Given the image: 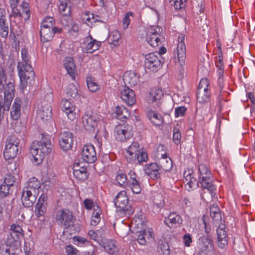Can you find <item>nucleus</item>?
Listing matches in <instances>:
<instances>
[{
    "mask_svg": "<svg viewBox=\"0 0 255 255\" xmlns=\"http://www.w3.org/2000/svg\"><path fill=\"white\" fill-rule=\"evenodd\" d=\"M22 61L17 65L18 74L20 80V87L24 90L27 85L32 86L34 83L35 73L30 64V57L26 48L21 50Z\"/></svg>",
    "mask_w": 255,
    "mask_h": 255,
    "instance_id": "nucleus-1",
    "label": "nucleus"
},
{
    "mask_svg": "<svg viewBox=\"0 0 255 255\" xmlns=\"http://www.w3.org/2000/svg\"><path fill=\"white\" fill-rule=\"evenodd\" d=\"M52 144L51 137L47 134H42L40 141H33L31 144L30 153L37 164H40L44 159L46 154L51 152Z\"/></svg>",
    "mask_w": 255,
    "mask_h": 255,
    "instance_id": "nucleus-2",
    "label": "nucleus"
},
{
    "mask_svg": "<svg viewBox=\"0 0 255 255\" xmlns=\"http://www.w3.org/2000/svg\"><path fill=\"white\" fill-rule=\"evenodd\" d=\"M126 158L128 162L136 164L146 161L148 156L143 149H140L139 143L134 141L127 148Z\"/></svg>",
    "mask_w": 255,
    "mask_h": 255,
    "instance_id": "nucleus-3",
    "label": "nucleus"
},
{
    "mask_svg": "<svg viewBox=\"0 0 255 255\" xmlns=\"http://www.w3.org/2000/svg\"><path fill=\"white\" fill-rule=\"evenodd\" d=\"M198 179L197 186L207 189L211 193L214 192L215 188L213 185V178L208 166L200 164L198 166Z\"/></svg>",
    "mask_w": 255,
    "mask_h": 255,
    "instance_id": "nucleus-4",
    "label": "nucleus"
},
{
    "mask_svg": "<svg viewBox=\"0 0 255 255\" xmlns=\"http://www.w3.org/2000/svg\"><path fill=\"white\" fill-rule=\"evenodd\" d=\"M15 90L12 83H9L5 89L3 97L0 95V123L4 117L5 111H8L11 102L14 97Z\"/></svg>",
    "mask_w": 255,
    "mask_h": 255,
    "instance_id": "nucleus-5",
    "label": "nucleus"
},
{
    "mask_svg": "<svg viewBox=\"0 0 255 255\" xmlns=\"http://www.w3.org/2000/svg\"><path fill=\"white\" fill-rule=\"evenodd\" d=\"M20 139L15 135H9L5 141L3 156L5 159H13L17 155L19 150Z\"/></svg>",
    "mask_w": 255,
    "mask_h": 255,
    "instance_id": "nucleus-6",
    "label": "nucleus"
},
{
    "mask_svg": "<svg viewBox=\"0 0 255 255\" xmlns=\"http://www.w3.org/2000/svg\"><path fill=\"white\" fill-rule=\"evenodd\" d=\"M185 36V35L183 33H181L179 35L176 47L177 56L180 66L178 70V78L180 79L183 78L185 73L184 68L183 67L185 63V59L186 58V46L184 42Z\"/></svg>",
    "mask_w": 255,
    "mask_h": 255,
    "instance_id": "nucleus-7",
    "label": "nucleus"
},
{
    "mask_svg": "<svg viewBox=\"0 0 255 255\" xmlns=\"http://www.w3.org/2000/svg\"><path fill=\"white\" fill-rule=\"evenodd\" d=\"M128 198L125 191L120 192L114 199L116 207L119 209L120 212L123 211L128 215H131L134 209L128 204Z\"/></svg>",
    "mask_w": 255,
    "mask_h": 255,
    "instance_id": "nucleus-8",
    "label": "nucleus"
},
{
    "mask_svg": "<svg viewBox=\"0 0 255 255\" xmlns=\"http://www.w3.org/2000/svg\"><path fill=\"white\" fill-rule=\"evenodd\" d=\"M213 242L209 236L201 237L197 242V252L199 255H212Z\"/></svg>",
    "mask_w": 255,
    "mask_h": 255,
    "instance_id": "nucleus-9",
    "label": "nucleus"
},
{
    "mask_svg": "<svg viewBox=\"0 0 255 255\" xmlns=\"http://www.w3.org/2000/svg\"><path fill=\"white\" fill-rule=\"evenodd\" d=\"M144 66L145 69L155 72L162 67L159 53L151 52L144 55Z\"/></svg>",
    "mask_w": 255,
    "mask_h": 255,
    "instance_id": "nucleus-10",
    "label": "nucleus"
},
{
    "mask_svg": "<svg viewBox=\"0 0 255 255\" xmlns=\"http://www.w3.org/2000/svg\"><path fill=\"white\" fill-rule=\"evenodd\" d=\"M55 218L57 223L61 226L67 228L73 223V214L68 209L57 210L55 213Z\"/></svg>",
    "mask_w": 255,
    "mask_h": 255,
    "instance_id": "nucleus-11",
    "label": "nucleus"
},
{
    "mask_svg": "<svg viewBox=\"0 0 255 255\" xmlns=\"http://www.w3.org/2000/svg\"><path fill=\"white\" fill-rule=\"evenodd\" d=\"M100 122V118L96 114L86 113L82 117L84 128L90 131H94Z\"/></svg>",
    "mask_w": 255,
    "mask_h": 255,
    "instance_id": "nucleus-12",
    "label": "nucleus"
},
{
    "mask_svg": "<svg viewBox=\"0 0 255 255\" xmlns=\"http://www.w3.org/2000/svg\"><path fill=\"white\" fill-rule=\"evenodd\" d=\"M209 83L207 79L201 80L197 91V99L199 103H206L210 98L209 91Z\"/></svg>",
    "mask_w": 255,
    "mask_h": 255,
    "instance_id": "nucleus-13",
    "label": "nucleus"
},
{
    "mask_svg": "<svg viewBox=\"0 0 255 255\" xmlns=\"http://www.w3.org/2000/svg\"><path fill=\"white\" fill-rule=\"evenodd\" d=\"M47 211V196L42 194L35 206V215L41 221L45 220L44 215Z\"/></svg>",
    "mask_w": 255,
    "mask_h": 255,
    "instance_id": "nucleus-14",
    "label": "nucleus"
},
{
    "mask_svg": "<svg viewBox=\"0 0 255 255\" xmlns=\"http://www.w3.org/2000/svg\"><path fill=\"white\" fill-rule=\"evenodd\" d=\"M131 128L129 126L118 125L114 129V135L117 140L125 141L132 136Z\"/></svg>",
    "mask_w": 255,
    "mask_h": 255,
    "instance_id": "nucleus-15",
    "label": "nucleus"
},
{
    "mask_svg": "<svg viewBox=\"0 0 255 255\" xmlns=\"http://www.w3.org/2000/svg\"><path fill=\"white\" fill-rule=\"evenodd\" d=\"M162 30V28L158 26H153L148 30L147 41L151 46L155 47L161 44L159 36Z\"/></svg>",
    "mask_w": 255,
    "mask_h": 255,
    "instance_id": "nucleus-16",
    "label": "nucleus"
},
{
    "mask_svg": "<svg viewBox=\"0 0 255 255\" xmlns=\"http://www.w3.org/2000/svg\"><path fill=\"white\" fill-rule=\"evenodd\" d=\"M81 45L84 52L92 53L99 48L101 46V42L94 39L90 35L84 38Z\"/></svg>",
    "mask_w": 255,
    "mask_h": 255,
    "instance_id": "nucleus-17",
    "label": "nucleus"
},
{
    "mask_svg": "<svg viewBox=\"0 0 255 255\" xmlns=\"http://www.w3.org/2000/svg\"><path fill=\"white\" fill-rule=\"evenodd\" d=\"M59 143L60 147L64 151L70 149L73 144V134L69 131H63L59 135Z\"/></svg>",
    "mask_w": 255,
    "mask_h": 255,
    "instance_id": "nucleus-18",
    "label": "nucleus"
},
{
    "mask_svg": "<svg viewBox=\"0 0 255 255\" xmlns=\"http://www.w3.org/2000/svg\"><path fill=\"white\" fill-rule=\"evenodd\" d=\"M81 155L83 160L87 163H93L97 160L95 148L92 144L84 145Z\"/></svg>",
    "mask_w": 255,
    "mask_h": 255,
    "instance_id": "nucleus-19",
    "label": "nucleus"
},
{
    "mask_svg": "<svg viewBox=\"0 0 255 255\" xmlns=\"http://www.w3.org/2000/svg\"><path fill=\"white\" fill-rule=\"evenodd\" d=\"M61 31L62 28H59L57 27L52 28L41 27L40 35L41 42L44 43L51 40L55 33H61Z\"/></svg>",
    "mask_w": 255,
    "mask_h": 255,
    "instance_id": "nucleus-20",
    "label": "nucleus"
},
{
    "mask_svg": "<svg viewBox=\"0 0 255 255\" xmlns=\"http://www.w3.org/2000/svg\"><path fill=\"white\" fill-rule=\"evenodd\" d=\"M60 23L63 28L68 30L69 32L72 31L76 32L79 30L78 25L73 22L70 14L62 15L60 18Z\"/></svg>",
    "mask_w": 255,
    "mask_h": 255,
    "instance_id": "nucleus-21",
    "label": "nucleus"
},
{
    "mask_svg": "<svg viewBox=\"0 0 255 255\" xmlns=\"http://www.w3.org/2000/svg\"><path fill=\"white\" fill-rule=\"evenodd\" d=\"M216 232L218 239V246L220 248L223 249L227 246L229 239L225 225H220L217 228Z\"/></svg>",
    "mask_w": 255,
    "mask_h": 255,
    "instance_id": "nucleus-22",
    "label": "nucleus"
},
{
    "mask_svg": "<svg viewBox=\"0 0 255 255\" xmlns=\"http://www.w3.org/2000/svg\"><path fill=\"white\" fill-rule=\"evenodd\" d=\"M61 108L70 120L72 121L75 119V107L67 99H62Z\"/></svg>",
    "mask_w": 255,
    "mask_h": 255,
    "instance_id": "nucleus-23",
    "label": "nucleus"
},
{
    "mask_svg": "<svg viewBox=\"0 0 255 255\" xmlns=\"http://www.w3.org/2000/svg\"><path fill=\"white\" fill-rule=\"evenodd\" d=\"M122 100L128 106H132L136 102L134 91L128 88H125L121 93Z\"/></svg>",
    "mask_w": 255,
    "mask_h": 255,
    "instance_id": "nucleus-24",
    "label": "nucleus"
},
{
    "mask_svg": "<svg viewBox=\"0 0 255 255\" xmlns=\"http://www.w3.org/2000/svg\"><path fill=\"white\" fill-rule=\"evenodd\" d=\"M37 196L27 189L26 191L23 189L21 199L23 205L27 208L32 207L36 200Z\"/></svg>",
    "mask_w": 255,
    "mask_h": 255,
    "instance_id": "nucleus-25",
    "label": "nucleus"
},
{
    "mask_svg": "<svg viewBox=\"0 0 255 255\" xmlns=\"http://www.w3.org/2000/svg\"><path fill=\"white\" fill-rule=\"evenodd\" d=\"M63 65L67 73L73 80H75L76 75V65L71 57H66L63 61Z\"/></svg>",
    "mask_w": 255,
    "mask_h": 255,
    "instance_id": "nucleus-26",
    "label": "nucleus"
},
{
    "mask_svg": "<svg viewBox=\"0 0 255 255\" xmlns=\"http://www.w3.org/2000/svg\"><path fill=\"white\" fill-rule=\"evenodd\" d=\"M37 114L38 117L43 121H48L51 119L52 109L49 104L42 105L38 111Z\"/></svg>",
    "mask_w": 255,
    "mask_h": 255,
    "instance_id": "nucleus-27",
    "label": "nucleus"
},
{
    "mask_svg": "<svg viewBox=\"0 0 255 255\" xmlns=\"http://www.w3.org/2000/svg\"><path fill=\"white\" fill-rule=\"evenodd\" d=\"M22 102L18 98H15L12 105L10 111V116L12 120H18L21 115V105Z\"/></svg>",
    "mask_w": 255,
    "mask_h": 255,
    "instance_id": "nucleus-28",
    "label": "nucleus"
},
{
    "mask_svg": "<svg viewBox=\"0 0 255 255\" xmlns=\"http://www.w3.org/2000/svg\"><path fill=\"white\" fill-rule=\"evenodd\" d=\"M40 187V182L37 178L33 177L29 179L27 186L24 187L23 189L26 191L27 189L34 194L38 195Z\"/></svg>",
    "mask_w": 255,
    "mask_h": 255,
    "instance_id": "nucleus-29",
    "label": "nucleus"
},
{
    "mask_svg": "<svg viewBox=\"0 0 255 255\" xmlns=\"http://www.w3.org/2000/svg\"><path fill=\"white\" fill-rule=\"evenodd\" d=\"M160 169L165 171H169L172 167V161L168 157L166 153L161 154V157L158 160Z\"/></svg>",
    "mask_w": 255,
    "mask_h": 255,
    "instance_id": "nucleus-30",
    "label": "nucleus"
},
{
    "mask_svg": "<svg viewBox=\"0 0 255 255\" xmlns=\"http://www.w3.org/2000/svg\"><path fill=\"white\" fill-rule=\"evenodd\" d=\"M98 15L95 16L93 13L89 11H85L81 14V19L83 22L89 26H92L94 23L99 21L98 19Z\"/></svg>",
    "mask_w": 255,
    "mask_h": 255,
    "instance_id": "nucleus-31",
    "label": "nucleus"
},
{
    "mask_svg": "<svg viewBox=\"0 0 255 255\" xmlns=\"http://www.w3.org/2000/svg\"><path fill=\"white\" fill-rule=\"evenodd\" d=\"M182 219L181 217L175 213H170L167 217H165L164 223L170 228L173 227L177 224H181Z\"/></svg>",
    "mask_w": 255,
    "mask_h": 255,
    "instance_id": "nucleus-32",
    "label": "nucleus"
},
{
    "mask_svg": "<svg viewBox=\"0 0 255 255\" xmlns=\"http://www.w3.org/2000/svg\"><path fill=\"white\" fill-rule=\"evenodd\" d=\"M163 95V93L159 88H153L151 89L149 96L148 97V101L150 103H158Z\"/></svg>",
    "mask_w": 255,
    "mask_h": 255,
    "instance_id": "nucleus-33",
    "label": "nucleus"
},
{
    "mask_svg": "<svg viewBox=\"0 0 255 255\" xmlns=\"http://www.w3.org/2000/svg\"><path fill=\"white\" fill-rule=\"evenodd\" d=\"M81 170H79V163H76L73 166V175L79 180H86L88 176L87 168H82Z\"/></svg>",
    "mask_w": 255,
    "mask_h": 255,
    "instance_id": "nucleus-34",
    "label": "nucleus"
},
{
    "mask_svg": "<svg viewBox=\"0 0 255 255\" xmlns=\"http://www.w3.org/2000/svg\"><path fill=\"white\" fill-rule=\"evenodd\" d=\"M148 118L150 121L156 126H160L162 124L163 119L162 116L153 111H149L147 114Z\"/></svg>",
    "mask_w": 255,
    "mask_h": 255,
    "instance_id": "nucleus-35",
    "label": "nucleus"
},
{
    "mask_svg": "<svg viewBox=\"0 0 255 255\" xmlns=\"http://www.w3.org/2000/svg\"><path fill=\"white\" fill-rule=\"evenodd\" d=\"M7 76L5 73V70L1 66L0 67V91L3 92V95L5 94V89L9 83H12L15 88L14 83L12 82L6 83Z\"/></svg>",
    "mask_w": 255,
    "mask_h": 255,
    "instance_id": "nucleus-36",
    "label": "nucleus"
},
{
    "mask_svg": "<svg viewBox=\"0 0 255 255\" xmlns=\"http://www.w3.org/2000/svg\"><path fill=\"white\" fill-rule=\"evenodd\" d=\"M116 114V118L121 121L128 119L130 116V113L128 110L125 107H117Z\"/></svg>",
    "mask_w": 255,
    "mask_h": 255,
    "instance_id": "nucleus-37",
    "label": "nucleus"
},
{
    "mask_svg": "<svg viewBox=\"0 0 255 255\" xmlns=\"http://www.w3.org/2000/svg\"><path fill=\"white\" fill-rule=\"evenodd\" d=\"M104 248L109 254L113 255H116L118 252V249L115 245L114 240H110L104 243Z\"/></svg>",
    "mask_w": 255,
    "mask_h": 255,
    "instance_id": "nucleus-38",
    "label": "nucleus"
},
{
    "mask_svg": "<svg viewBox=\"0 0 255 255\" xmlns=\"http://www.w3.org/2000/svg\"><path fill=\"white\" fill-rule=\"evenodd\" d=\"M210 216L213 220L216 222H220L222 219L220 210L217 205H212L210 208Z\"/></svg>",
    "mask_w": 255,
    "mask_h": 255,
    "instance_id": "nucleus-39",
    "label": "nucleus"
},
{
    "mask_svg": "<svg viewBox=\"0 0 255 255\" xmlns=\"http://www.w3.org/2000/svg\"><path fill=\"white\" fill-rule=\"evenodd\" d=\"M152 238L151 234L149 232H146L145 231H142L139 232L137 235V241L141 245H145L147 241Z\"/></svg>",
    "mask_w": 255,
    "mask_h": 255,
    "instance_id": "nucleus-40",
    "label": "nucleus"
},
{
    "mask_svg": "<svg viewBox=\"0 0 255 255\" xmlns=\"http://www.w3.org/2000/svg\"><path fill=\"white\" fill-rule=\"evenodd\" d=\"M121 38V34L118 30L112 31L109 35L107 40L111 44L116 46L119 45V41Z\"/></svg>",
    "mask_w": 255,
    "mask_h": 255,
    "instance_id": "nucleus-41",
    "label": "nucleus"
},
{
    "mask_svg": "<svg viewBox=\"0 0 255 255\" xmlns=\"http://www.w3.org/2000/svg\"><path fill=\"white\" fill-rule=\"evenodd\" d=\"M123 79L124 81L128 82L131 85H135L138 82V77L134 72L125 73Z\"/></svg>",
    "mask_w": 255,
    "mask_h": 255,
    "instance_id": "nucleus-42",
    "label": "nucleus"
},
{
    "mask_svg": "<svg viewBox=\"0 0 255 255\" xmlns=\"http://www.w3.org/2000/svg\"><path fill=\"white\" fill-rule=\"evenodd\" d=\"M0 255H18L7 244L0 245Z\"/></svg>",
    "mask_w": 255,
    "mask_h": 255,
    "instance_id": "nucleus-43",
    "label": "nucleus"
},
{
    "mask_svg": "<svg viewBox=\"0 0 255 255\" xmlns=\"http://www.w3.org/2000/svg\"><path fill=\"white\" fill-rule=\"evenodd\" d=\"M8 33V25L6 18L0 19V34L2 37L5 38Z\"/></svg>",
    "mask_w": 255,
    "mask_h": 255,
    "instance_id": "nucleus-44",
    "label": "nucleus"
},
{
    "mask_svg": "<svg viewBox=\"0 0 255 255\" xmlns=\"http://www.w3.org/2000/svg\"><path fill=\"white\" fill-rule=\"evenodd\" d=\"M185 180L186 182V185L188 186L189 189H191L194 187V185L198 182H196V179L192 177V173L189 172L187 174L185 172L184 173Z\"/></svg>",
    "mask_w": 255,
    "mask_h": 255,
    "instance_id": "nucleus-45",
    "label": "nucleus"
},
{
    "mask_svg": "<svg viewBox=\"0 0 255 255\" xmlns=\"http://www.w3.org/2000/svg\"><path fill=\"white\" fill-rule=\"evenodd\" d=\"M59 10L62 15H69L71 13V8L68 5L67 1H60Z\"/></svg>",
    "mask_w": 255,
    "mask_h": 255,
    "instance_id": "nucleus-46",
    "label": "nucleus"
},
{
    "mask_svg": "<svg viewBox=\"0 0 255 255\" xmlns=\"http://www.w3.org/2000/svg\"><path fill=\"white\" fill-rule=\"evenodd\" d=\"M116 180L118 184L121 186L125 187L128 184L126 174L121 172L118 173Z\"/></svg>",
    "mask_w": 255,
    "mask_h": 255,
    "instance_id": "nucleus-47",
    "label": "nucleus"
},
{
    "mask_svg": "<svg viewBox=\"0 0 255 255\" xmlns=\"http://www.w3.org/2000/svg\"><path fill=\"white\" fill-rule=\"evenodd\" d=\"M154 204L158 208L163 207L164 205V198L161 193H157L154 195L153 198Z\"/></svg>",
    "mask_w": 255,
    "mask_h": 255,
    "instance_id": "nucleus-48",
    "label": "nucleus"
},
{
    "mask_svg": "<svg viewBox=\"0 0 255 255\" xmlns=\"http://www.w3.org/2000/svg\"><path fill=\"white\" fill-rule=\"evenodd\" d=\"M55 20L53 17L47 16L45 17L41 22V27H47L48 28H52L55 27L54 26Z\"/></svg>",
    "mask_w": 255,
    "mask_h": 255,
    "instance_id": "nucleus-49",
    "label": "nucleus"
},
{
    "mask_svg": "<svg viewBox=\"0 0 255 255\" xmlns=\"http://www.w3.org/2000/svg\"><path fill=\"white\" fill-rule=\"evenodd\" d=\"M87 84L89 90L92 92H96L99 89V86L91 78L87 79Z\"/></svg>",
    "mask_w": 255,
    "mask_h": 255,
    "instance_id": "nucleus-50",
    "label": "nucleus"
},
{
    "mask_svg": "<svg viewBox=\"0 0 255 255\" xmlns=\"http://www.w3.org/2000/svg\"><path fill=\"white\" fill-rule=\"evenodd\" d=\"M132 192L134 194H139L141 191V187L137 180H134L129 184Z\"/></svg>",
    "mask_w": 255,
    "mask_h": 255,
    "instance_id": "nucleus-51",
    "label": "nucleus"
},
{
    "mask_svg": "<svg viewBox=\"0 0 255 255\" xmlns=\"http://www.w3.org/2000/svg\"><path fill=\"white\" fill-rule=\"evenodd\" d=\"M160 169L159 164L156 163H151L150 164H147L144 169L145 174L148 173V172H154L158 171Z\"/></svg>",
    "mask_w": 255,
    "mask_h": 255,
    "instance_id": "nucleus-52",
    "label": "nucleus"
},
{
    "mask_svg": "<svg viewBox=\"0 0 255 255\" xmlns=\"http://www.w3.org/2000/svg\"><path fill=\"white\" fill-rule=\"evenodd\" d=\"M21 236H22L19 234L10 230L9 235L7 236V241L9 244H11L13 242H17Z\"/></svg>",
    "mask_w": 255,
    "mask_h": 255,
    "instance_id": "nucleus-53",
    "label": "nucleus"
},
{
    "mask_svg": "<svg viewBox=\"0 0 255 255\" xmlns=\"http://www.w3.org/2000/svg\"><path fill=\"white\" fill-rule=\"evenodd\" d=\"M66 93L68 97L74 98L78 95V90L74 85H69L67 90Z\"/></svg>",
    "mask_w": 255,
    "mask_h": 255,
    "instance_id": "nucleus-54",
    "label": "nucleus"
},
{
    "mask_svg": "<svg viewBox=\"0 0 255 255\" xmlns=\"http://www.w3.org/2000/svg\"><path fill=\"white\" fill-rule=\"evenodd\" d=\"M134 13L132 12H128L125 14L123 19V28L125 29H127L129 25L130 19L129 17L131 16L133 17Z\"/></svg>",
    "mask_w": 255,
    "mask_h": 255,
    "instance_id": "nucleus-55",
    "label": "nucleus"
},
{
    "mask_svg": "<svg viewBox=\"0 0 255 255\" xmlns=\"http://www.w3.org/2000/svg\"><path fill=\"white\" fill-rule=\"evenodd\" d=\"M11 187L4 183L0 186V195L3 198L7 196L10 192Z\"/></svg>",
    "mask_w": 255,
    "mask_h": 255,
    "instance_id": "nucleus-56",
    "label": "nucleus"
},
{
    "mask_svg": "<svg viewBox=\"0 0 255 255\" xmlns=\"http://www.w3.org/2000/svg\"><path fill=\"white\" fill-rule=\"evenodd\" d=\"M181 134L179 130L177 128H174L173 130V140L174 142L178 145L181 142Z\"/></svg>",
    "mask_w": 255,
    "mask_h": 255,
    "instance_id": "nucleus-57",
    "label": "nucleus"
},
{
    "mask_svg": "<svg viewBox=\"0 0 255 255\" xmlns=\"http://www.w3.org/2000/svg\"><path fill=\"white\" fill-rule=\"evenodd\" d=\"M161 252L163 255H169L170 249L168 244L166 242H162L159 246Z\"/></svg>",
    "mask_w": 255,
    "mask_h": 255,
    "instance_id": "nucleus-58",
    "label": "nucleus"
},
{
    "mask_svg": "<svg viewBox=\"0 0 255 255\" xmlns=\"http://www.w3.org/2000/svg\"><path fill=\"white\" fill-rule=\"evenodd\" d=\"M173 2L171 5H173L175 9L181 10L185 8L186 1H170Z\"/></svg>",
    "mask_w": 255,
    "mask_h": 255,
    "instance_id": "nucleus-59",
    "label": "nucleus"
},
{
    "mask_svg": "<svg viewBox=\"0 0 255 255\" xmlns=\"http://www.w3.org/2000/svg\"><path fill=\"white\" fill-rule=\"evenodd\" d=\"M187 108L184 106L178 107L175 109V116L176 117H182L184 116Z\"/></svg>",
    "mask_w": 255,
    "mask_h": 255,
    "instance_id": "nucleus-60",
    "label": "nucleus"
},
{
    "mask_svg": "<svg viewBox=\"0 0 255 255\" xmlns=\"http://www.w3.org/2000/svg\"><path fill=\"white\" fill-rule=\"evenodd\" d=\"M66 252L67 255H78L79 251L72 245L66 247Z\"/></svg>",
    "mask_w": 255,
    "mask_h": 255,
    "instance_id": "nucleus-61",
    "label": "nucleus"
},
{
    "mask_svg": "<svg viewBox=\"0 0 255 255\" xmlns=\"http://www.w3.org/2000/svg\"><path fill=\"white\" fill-rule=\"evenodd\" d=\"M216 66L218 69H224V63L223 54H218V56L216 57Z\"/></svg>",
    "mask_w": 255,
    "mask_h": 255,
    "instance_id": "nucleus-62",
    "label": "nucleus"
},
{
    "mask_svg": "<svg viewBox=\"0 0 255 255\" xmlns=\"http://www.w3.org/2000/svg\"><path fill=\"white\" fill-rule=\"evenodd\" d=\"M74 242H77V245L79 246L86 245L89 244V241L84 237L78 236L73 238Z\"/></svg>",
    "mask_w": 255,
    "mask_h": 255,
    "instance_id": "nucleus-63",
    "label": "nucleus"
},
{
    "mask_svg": "<svg viewBox=\"0 0 255 255\" xmlns=\"http://www.w3.org/2000/svg\"><path fill=\"white\" fill-rule=\"evenodd\" d=\"M14 182V177L9 174L6 175L3 183L10 187H12Z\"/></svg>",
    "mask_w": 255,
    "mask_h": 255,
    "instance_id": "nucleus-64",
    "label": "nucleus"
}]
</instances>
